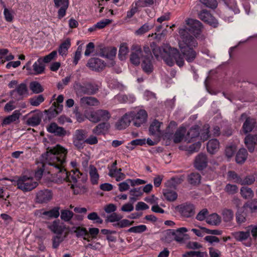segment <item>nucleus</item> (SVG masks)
<instances>
[{
  "label": "nucleus",
  "mask_w": 257,
  "mask_h": 257,
  "mask_svg": "<svg viewBox=\"0 0 257 257\" xmlns=\"http://www.w3.org/2000/svg\"><path fill=\"white\" fill-rule=\"evenodd\" d=\"M180 40L178 46L180 50L171 47L169 44L159 46L155 42L151 43L153 55L158 60H163L168 66H172L175 61L180 67L185 64L184 59L188 63L193 62L197 56L195 50L198 43L194 36H190L185 29H179Z\"/></svg>",
  "instance_id": "f257e3e1"
},
{
  "label": "nucleus",
  "mask_w": 257,
  "mask_h": 257,
  "mask_svg": "<svg viewBox=\"0 0 257 257\" xmlns=\"http://www.w3.org/2000/svg\"><path fill=\"white\" fill-rule=\"evenodd\" d=\"M67 153V150L64 147L56 145L55 147L48 148L46 154L43 156L44 167L56 174L54 181L57 183L64 181L73 183L77 182L74 170L68 173L64 168Z\"/></svg>",
  "instance_id": "f03ea898"
},
{
  "label": "nucleus",
  "mask_w": 257,
  "mask_h": 257,
  "mask_svg": "<svg viewBox=\"0 0 257 257\" xmlns=\"http://www.w3.org/2000/svg\"><path fill=\"white\" fill-rule=\"evenodd\" d=\"M225 8L222 17L225 21L232 22L233 16L240 12L237 2L235 0H224Z\"/></svg>",
  "instance_id": "7ed1b4c3"
},
{
  "label": "nucleus",
  "mask_w": 257,
  "mask_h": 257,
  "mask_svg": "<svg viewBox=\"0 0 257 257\" xmlns=\"http://www.w3.org/2000/svg\"><path fill=\"white\" fill-rule=\"evenodd\" d=\"M17 188L23 192H28L37 187L38 183L33 177L26 175L21 176L17 180Z\"/></svg>",
  "instance_id": "20e7f679"
},
{
  "label": "nucleus",
  "mask_w": 257,
  "mask_h": 257,
  "mask_svg": "<svg viewBox=\"0 0 257 257\" xmlns=\"http://www.w3.org/2000/svg\"><path fill=\"white\" fill-rule=\"evenodd\" d=\"M73 87L77 94L93 95L95 94L98 90V87L90 82L84 83L83 84L80 82H75Z\"/></svg>",
  "instance_id": "39448f33"
},
{
  "label": "nucleus",
  "mask_w": 257,
  "mask_h": 257,
  "mask_svg": "<svg viewBox=\"0 0 257 257\" xmlns=\"http://www.w3.org/2000/svg\"><path fill=\"white\" fill-rule=\"evenodd\" d=\"M144 52L145 53V56L142 62L141 66L143 71L147 73H151L154 69L153 65L152 62V59L153 58L152 53L153 51L150 46V47L145 45L144 46Z\"/></svg>",
  "instance_id": "423d86ee"
},
{
  "label": "nucleus",
  "mask_w": 257,
  "mask_h": 257,
  "mask_svg": "<svg viewBox=\"0 0 257 257\" xmlns=\"http://www.w3.org/2000/svg\"><path fill=\"white\" fill-rule=\"evenodd\" d=\"M131 53L130 57V60L132 64L135 66H139L141 61H143L145 56L144 52V48H142L141 45L133 44L131 48Z\"/></svg>",
  "instance_id": "0eeeda50"
},
{
  "label": "nucleus",
  "mask_w": 257,
  "mask_h": 257,
  "mask_svg": "<svg viewBox=\"0 0 257 257\" xmlns=\"http://www.w3.org/2000/svg\"><path fill=\"white\" fill-rule=\"evenodd\" d=\"M186 24L187 27L184 26L183 27L180 28L179 29H185L190 36H193L192 35H193L196 37L200 33L202 26L199 21L189 19L186 20Z\"/></svg>",
  "instance_id": "6e6552de"
},
{
  "label": "nucleus",
  "mask_w": 257,
  "mask_h": 257,
  "mask_svg": "<svg viewBox=\"0 0 257 257\" xmlns=\"http://www.w3.org/2000/svg\"><path fill=\"white\" fill-rule=\"evenodd\" d=\"M31 61H28L24 66L23 69H26L28 73L30 75H37L43 73L45 69V65L43 63L42 58H39L31 67Z\"/></svg>",
  "instance_id": "1a4fd4ad"
},
{
  "label": "nucleus",
  "mask_w": 257,
  "mask_h": 257,
  "mask_svg": "<svg viewBox=\"0 0 257 257\" xmlns=\"http://www.w3.org/2000/svg\"><path fill=\"white\" fill-rule=\"evenodd\" d=\"M111 115L107 110L98 109L96 111H92L86 115L87 118L93 122H97L100 121H107Z\"/></svg>",
  "instance_id": "9d476101"
},
{
  "label": "nucleus",
  "mask_w": 257,
  "mask_h": 257,
  "mask_svg": "<svg viewBox=\"0 0 257 257\" xmlns=\"http://www.w3.org/2000/svg\"><path fill=\"white\" fill-rule=\"evenodd\" d=\"M130 114L134 125L136 126L140 127L147 121L148 114L145 110L140 109L137 112L132 111Z\"/></svg>",
  "instance_id": "9b49d317"
},
{
  "label": "nucleus",
  "mask_w": 257,
  "mask_h": 257,
  "mask_svg": "<svg viewBox=\"0 0 257 257\" xmlns=\"http://www.w3.org/2000/svg\"><path fill=\"white\" fill-rule=\"evenodd\" d=\"M175 210L184 217H190L195 213V207L191 203H185L177 206Z\"/></svg>",
  "instance_id": "f8f14e48"
},
{
  "label": "nucleus",
  "mask_w": 257,
  "mask_h": 257,
  "mask_svg": "<svg viewBox=\"0 0 257 257\" xmlns=\"http://www.w3.org/2000/svg\"><path fill=\"white\" fill-rule=\"evenodd\" d=\"M48 228L56 235H64V233L69 232V228L63 222L58 220L53 221L48 226Z\"/></svg>",
  "instance_id": "ddd939ff"
},
{
  "label": "nucleus",
  "mask_w": 257,
  "mask_h": 257,
  "mask_svg": "<svg viewBox=\"0 0 257 257\" xmlns=\"http://www.w3.org/2000/svg\"><path fill=\"white\" fill-rule=\"evenodd\" d=\"M245 119L242 125V130L244 134L251 132L254 127L255 120L254 118L247 117L245 113H242L240 116V119Z\"/></svg>",
  "instance_id": "4468645a"
},
{
  "label": "nucleus",
  "mask_w": 257,
  "mask_h": 257,
  "mask_svg": "<svg viewBox=\"0 0 257 257\" xmlns=\"http://www.w3.org/2000/svg\"><path fill=\"white\" fill-rule=\"evenodd\" d=\"M87 66L92 70L100 71L104 68L105 64L103 61L99 58H92L88 61Z\"/></svg>",
  "instance_id": "2eb2a0df"
},
{
  "label": "nucleus",
  "mask_w": 257,
  "mask_h": 257,
  "mask_svg": "<svg viewBox=\"0 0 257 257\" xmlns=\"http://www.w3.org/2000/svg\"><path fill=\"white\" fill-rule=\"evenodd\" d=\"M54 2L56 8H60L58 11V18L61 19L66 15V10L69 6V1L54 0Z\"/></svg>",
  "instance_id": "dca6fc26"
},
{
  "label": "nucleus",
  "mask_w": 257,
  "mask_h": 257,
  "mask_svg": "<svg viewBox=\"0 0 257 257\" xmlns=\"http://www.w3.org/2000/svg\"><path fill=\"white\" fill-rule=\"evenodd\" d=\"M244 143L250 153H252L257 147V134H248L244 138Z\"/></svg>",
  "instance_id": "f3484780"
},
{
  "label": "nucleus",
  "mask_w": 257,
  "mask_h": 257,
  "mask_svg": "<svg viewBox=\"0 0 257 257\" xmlns=\"http://www.w3.org/2000/svg\"><path fill=\"white\" fill-rule=\"evenodd\" d=\"M52 198V193L49 190H44L39 191L36 194V202L39 203H47Z\"/></svg>",
  "instance_id": "a211bd4d"
},
{
  "label": "nucleus",
  "mask_w": 257,
  "mask_h": 257,
  "mask_svg": "<svg viewBox=\"0 0 257 257\" xmlns=\"http://www.w3.org/2000/svg\"><path fill=\"white\" fill-rule=\"evenodd\" d=\"M47 130L48 132L60 137H63L67 135L66 131L63 127L59 126L55 122L51 123L48 125Z\"/></svg>",
  "instance_id": "6ab92c4d"
},
{
  "label": "nucleus",
  "mask_w": 257,
  "mask_h": 257,
  "mask_svg": "<svg viewBox=\"0 0 257 257\" xmlns=\"http://www.w3.org/2000/svg\"><path fill=\"white\" fill-rule=\"evenodd\" d=\"M208 159L206 154L200 153L195 158L194 166L198 170H202L206 167Z\"/></svg>",
  "instance_id": "aec40b11"
},
{
  "label": "nucleus",
  "mask_w": 257,
  "mask_h": 257,
  "mask_svg": "<svg viewBox=\"0 0 257 257\" xmlns=\"http://www.w3.org/2000/svg\"><path fill=\"white\" fill-rule=\"evenodd\" d=\"M131 121L130 112L126 113L116 122L115 127L119 130L125 129L128 126Z\"/></svg>",
  "instance_id": "412c9836"
},
{
  "label": "nucleus",
  "mask_w": 257,
  "mask_h": 257,
  "mask_svg": "<svg viewBox=\"0 0 257 257\" xmlns=\"http://www.w3.org/2000/svg\"><path fill=\"white\" fill-rule=\"evenodd\" d=\"M199 18L205 22L207 23L213 27H216L218 22L215 20L211 14L206 10L202 11L199 14Z\"/></svg>",
  "instance_id": "4be33fe9"
},
{
  "label": "nucleus",
  "mask_w": 257,
  "mask_h": 257,
  "mask_svg": "<svg viewBox=\"0 0 257 257\" xmlns=\"http://www.w3.org/2000/svg\"><path fill=\"white\" fill-rule=\"evenodd\" d=\"M117 49L114 47H104L100 49L99 56L112 59L116 55Z\"/></svg>",
  "instance_id": "5701e85b"
},
{
  "label": "nucleus",
  "mask_w": 257,
  "mask_h": 257,
  "mask_svg": "<svg viewBox=\"0 0 257 257\" xmlns=\"http://www.w3.org/2000/svg\"><path fill=\"white\" fill-rule=\"evenodd\" d=\"M200 135L199 127L198 126L195 125L192 126L188 131L187 135L185 137V141L190 143L194 141L196 138Z\"/></svg>",
  "instance_id": "b1692460"
},
{
  "label": "nucleus",
  "mask_w": 257,
  "mask_h": 257,
  "mask_svg": "<svg viewBox=\"0 0 257 257\" xmlns=\"http://www.w3.org/2000/svg\"><path fill=\"white\" fill-rule=\"evenodd\" d=\"M233 237L237 241L243 242L247 240L250 237V234L246 229L245 231H238L232 233Z\"/></svg>",
  "instance_id": "393cba45"
},
{
  "label": "nucleus",
  "mask_w": 257,
  "mask_h": 257,
  "mask_svg": "<svg viewBox=\"0 0 257 257\" xmlns=\"http://www.w3.org/2000/svg\"><path fill=\"white\" fill-rule=\"evenodd\" d=\"M80 104L82 106H97L99 104V101L95 97L84 96L80 98Z\"/></svg>",
  "instance_id": "a878e982"
},
{
  "label": "nucleus",
  "mask_w": 257,
  "mask_h": 257,
  "mask_svg": "<svg viewBox=\"0 0 257 257\" xmlns=\"http://www.w3.org/2000/svg\"><path fill=\"white\" fill-rule=\"evenodd\" d=\"M21 115L20 110H15L12 115H9L6 117L3 121L2 125H7L10 124L11 123L16 121L19 120V117Z\"/></svg>",
  "instance_id": "bb28decb"
},
{
  "label": "nucleus",
  "mask_w": 257,
  "mask_h": 257,
  "mask_svg": "<svg viewBox=\"0 0 257 257\" xmlns=\"http://www.w3.org/2000/svg\"><path fill=\"white\" fill-rule=\"evenodd\" d=\"M89 175L90 181L93 185H96L98 183L99 175L96 168L93 165H90L89 167Z\"/></svg>",
  "instance_id": "cd10ccee"
},
{
  "label": "nucleus",
  "mask_w": 257,
  "mask_h": 257,
  "mask_svg": "<svg viewBox=\"0 0 257 257\" xmlns=\"http://www.w3.org/2000/svg\"><path fill=\"white\" fill-rule=\"evenodd\" d=\"M162 123L158 120H154L149 127L150 134L153 136H158L160 134V126Z\"/></svg>",
  "instance_id": "c85d7f7f"
},
{
  "label": "nucleus",
  "mask_w": 257,
  "mask_h": 257,
  "mask_svg": "<svg viewBox=\"0 0 257 257\" xmlns=\"http://www.w3.org/2000/svg\"><path fill=\"white\" fill-rule=\"evenodd\" d=\"M60 207H55L48 211H44L41 213V215L47 217L48 218H57L60 215Z\"/></svg>",
  "instance_id": "c756f323"
},
{
  "label": "nucleus",
  "mask_w": 257,
  "mask_h": 257,
  "mask_svg": "<svg viewBox=\"0 0 257 257\" xmlns=\"http://www.w3.org/2000/svg\"><path fill=\"white\" fill-rule=\"evenodd\" d=\"M248 156V153L245 148H241L237 152L235 160L238 164H242L246 160Z\"/></svg>",
  "instance_id": "7c9ffc66"
},
{
  "label": "nucleus",
  "mask_w": 257,
  "mask_h": 257,
  "mask_svg": "<svg viewBox=\"0 0 257 257\" xmlns=\"http://www.w3.org/2000/svg\"><path fill=\"white\" fill-rule=\"evenodd\" d=\"M219 143L217 140H210L207 143V149L208 152L211 154H214L219 149Z\"/></svg>",
  "instance_id": "2f4dec72"
},
{
  "label": "nucleus",
  "mask_w": 257,
  "mask_h": 257,
  "mask_svg": "<svg viewBox=\"0 0 257 257\" xmlns=\"http://www.w3.org/2000/svg\"><path fill=\"white\" fill-rule=\"evenodd\" d=\"M121 172V169H110L108 175L111 177H115L116 181L118 182L125 178V175Z\"/></svg>",
  "instance_id": "473e14b6"
},
{
  "label": "nucleus",
  "mask_w": 257,
  "mask_h": 257,
  "mask_svg": "<svg viewBox=\"0 0 257 257\" xmlns=\"http://www.w3.org/2000/svg\"><path fill=\"white\" fill-rule=\"evenodd\" d=\"M68 233H65L64 235H56L53 236L52 247L55 249L58 248L60 243H62L67 236Z\"/></svg>",
  "instance_id": "72a5a7b5"
},
{
  "label": "nucleus",
  "mask_w": 257,
  "mask_h": 257,
  "mask_svg": "<svg viewBox=\"0 0 257 257\" xmlns=\"http://www.w3.org/2000/svg\"><path fill=\"white\" fill-rule=\"evenodd\" d=\"M108 124L103 122L98 124L93 130L92 133L96 135L104 134L108 130Z\"/></svg>",
  "instance_id": "f704fd0d"
},
{
  "label": "nucleus",
  "mask_w": 257,
  "mask_h": 257,
  "mask_svg": "<svg viewBox=\"0 0 257 257\" xmlns=\"http://www.w3.org/2000/svg\"><path fill=\"white\" fill-rule=\"evenodd\" d=\"M71 46V42L69 39L65 40L59 46L58 52L62 56L67 54L68 50Z\"/></svg>",
  "instance_id": "c9c22d12"
},
{
  "label": "nucleus",
  "mask_w": 257,
  "mask_h": 257,
  "mask_svg": "<svg viewBox=\"0 0 257 257\" xmlns=\"http://www.w3.org/2000/svg\"><path fill=\"white\" fill-rule=\"evenodd\" d=\"M206 222L210 225H218L221 222V219L217 214L212 213L206 217Z\"/></svg>",
  "instance_id": "e433bc0d"
},
{
  "label": "nucleus",
  "mask_w": 257,
  "mask_h": 257,
  "mask_svg": "<svg viewBox=\"0 0 257 257\" xmlns=\"http://www.w3.org/2000/svg\"><path fill=\"white\" fill-rule=\"evenodd\" d=\"M73 215V212L68 209H64L61 211V219L65 222H70L71 224H73L72 222H70Z\"/></svg>",
  "instance_id": "4c0bfd02"
},
{
  "label": "nucleus",
  "mask_w": 257,
  "mask_h": 257,
  "mask_svg": "<svg viewBox=\"0 0 257 257\" xmlns=\"http://www.w3.org/2000/svg\"><path fill=\"white\" fill-rule=\"evenodd\" d=\"M163 195L166 200L169 201H174L177 198L178 195L177 193L167 188L163 190Z\"/></svg>",
  "instance_id": "58836bf2"
},
{
  "label": "nucleus",
  "mask_w": 257,
  "mask_h": 257,
  "mask_svg": "<svg viewBox=\"0 0 257 257\" xmlns=\"http://www.w3.org/2000/svg\"><path fill=\"white\" fill-rule=\"evenodd\" d=\"M186 129L184 127H179L174 136V142L175 143H179L181 142L184 137Z\"/></svg>",
  "instance_id": "ea45409f"
},
{
  "label": "nucleus",
  "mask_w": 257,
  "mask_h": 257,
  "mask_svg": "<svg viewBox=\"0 0 257 257\" xmlns=\"http://www.w3.org/2000/svg\"><path fill=\"white\" fill-rule=\"evenodd\" d=\"M30 90L35 94H38L44 91V88L41 84L37 81H32L30 83Z\"/></svg>",
  "instance_id": "a19ab883"
},
{
  "label": "nucleus",
  "mask_w": 257,
  "mask_h": 257,
  "mask_svg": "<svg viewBox=\"0 0 257 257\" xmlns=\"http://www.w3.org/2000/svg\"><path fill=\"white\" fill-rule=\"evenodd\" d=\"M240 194L245 199H250L253 197L254 193L251 188L247 187H242L240 189Z\"/></svg>",
  "instance_id": "79ce46f5"
},
{
  "label": "nucleus",
  "mask_w": 257,
  "mask_h": 257,
  "mask_svg": "<svg viewBox=\"0 0 257 257\" xmlns=\"http://www.w3.org/2000/svg\"><path fill=\"white\" fill-rule=\"evenodd\" d=\"M116 97L122 103H133L136 100V98L133 95H119Z\"/></svg>",
  "instance_id": "37998d69"
},
{
  "label": "nucleus",
  "mask_w": 257,
  "mask_h": 257,
  "mask_svg": "<svg viewBox=\"0 0 257 257\" xmlns=\"http://www.w3.org/2000/svg\"><path fill=\"white\" fill-rule=\"evenodd\" d=\"M45 100L43 95L35 96L29 99V102L31 105L34 106H39Z\"/></svg>",
  "instance_id": "c03bdc74"
},
{
  "label": "nucleus",
  "mask_w": 257,
  "mask_h": 257,
  "mask_svg": "<svg viewBox=\"0 0 257 257\" xmlns=\"http://www.w3.org/2000/svg\"><path fill=\"white\" fill-rule=\"evenodd\" d=\"M246 214L242 209H238L236 213V220L238 224H241L245 222Z\"/></svg>",
  "instance_id": "a18cd8bd"
},
{
  "label": "nucleus",
  "mask_w": 257,
  "mask_h": 257,
  "mask_svg": "<svg viewBox=\"0 0 257 257\" xmlns=\"http://www.w3.org/2000/svg\"><path fill=\"white\" fill-rule=\"evenodd\" d=\"M154 25H150L148 23H146L144 24L142 27H141L139 29L136 31L135 34L136 35L141 36L145 33L148 32L150 29L153 28Z\"/></svg>",
  "instance_id": "49530a36"
},
{
  "label": "nucleus",
  "mask_w": 257,
  "mask_h": 257,
  "mask_svg": "<svg viewBox=\"0 0 257 257\" xmlns=\"http://www.w3.org/2000/svg\"><path fill=\"white\" fill-rule=\"evenodd\" d=\"M41 121V117L38 114H35L28 119V123L32 126H35L40 124Z\"/></svg>",
  "instance_id": "de8ad7c7"
},
{
  "label": "nucleus",
  "mask_w": 257,
  "mask_h": 257,
  "mask_svg": "<svg viewBox=\"0 0 257 257\" xmlns=\"http://www.w3.org/2000/svg\"><path fill=\"white\" fill-rule=\"evenodd\" d=\"M201 176L199 173H193L188 176V181L191 184H197L200 182Z\"/></svg>",
  "instance_id": "09e8293b"
},
{
  "label": "nucleus",
  "mask_w": 257,
  "mask_h": 257,
  "mask_svg": "<svg viewBox=\"0 0 257 257\" xmlns=\"http://www.w3.org/2000/svg\"><path fill=\"white\" fill-rule=\"evenodd\" d=\"M87 132L84 130H77L75 131L73 138L76 139L80 141H84L86 137Z\"/></svg>",
  "instance_id": "8fccbe9b"
},
{
  "label": "nucleus",
  "mask_w": 257,
  "mask_h": 257,
  "mask_svg": "<svg viewBox=\"0 0 257 257\" xmlns=\"http://www.w3.org/2000/svg\"><path fill=\"white\" fill-rule=\"evenodd\" d=\"M255 181V178L253 176H247L244 178H241L238 181V183L243 185H251Z\"/></svg>",
  "instance_id": "3c124183"
},
{
  "label": "nucleus",
  "mask_w": 257,
  "mask_h": 257,
  "mask_svg": "<svg viewBox=\"0 0 257 257\" xmlns=\"http://www.w3.org/2000/svg\"><path fill=\"white\" fill-rule=\"evenodd\" d=\"M147 228L145 225H139L131 227L127 230L129 232L141 233L147 230Z\"/></svg>",
  "instance_id": "603ef678"
},
{
  "label": "nucleus",
  "mask_w": 257,
  "mask_h": 257,
  "mask_svg": "<svg viewBox=\"0 0 257 257\" xmlns=\"http://www.w3.org/2000/svg\"><path fill=\"white\" fill-rule=\"evenodd\" d=\"M88 219L92 220L94 223L101 224L103 222V220L98 216L96 212H91L87 215Z\"/></svg>",
  "instance_id": "864d4df0"
},
{
  "label": "nucleus",
  "mask_w": 257,
  "mask_h": 257,
  "mask_svg": "<svg viewBox=\"0 0 257 257\" xmlns=\"http://www.w3.org/2000/svg\"><path fill=\"white\" fill-rule=\"evenodd\" d=\"M128 52V49L126 44H122L120 45L119 49L118 56L121 60L125 58V55Z\"/></svg>",
  "instance_id": "5fc2aeb1"
},
{
  "label": "nucleus",
  "mask_w": 257,
  "mask_h": 257,
  "mask_svg": "<svg viewBox=\"0 0 257 257\" xmlns=\"http://www.w3.org/2000/svg\"><path fill=\"white\" fill-rule=\"evenodd\" d=\"M45 112L47 114L49 119L55 117L58 114L56 110V106H53V104L48 110H45Z\"/></svg>",
  "instance_id": "6e6d98bb"
},
{
  "label": "nucleus",
  "mask_w": 257,
  "mask_h": 257,
  "mask_svg": "<svg viewBox=\"0 0 257 257\" xmlns=\"http://www.w3.org/2000/svg\"><path fill=\"white\" fill-rule=\"evenodd\" d=\"M224 191L229 194H234L238 191V187L236 185L227 184L225 188Z\"/></svg>",
  "instance_id": "4d7b16f0"
},
{
  "label": "nucleus",
  "mask_w": 257,
  "mask_h": 257,
  "mask_svg": "<svg viewBox=\"0 0 257 257\" xmlns=\"http://www.w3.org/2000/svg\"><path fill=\"white\" fill-rule=\"evenodd\" d=\"M13 91L17 92L20 95H24L27 93L28 89L25 84L21 83Z\"/></svg>",
  "instance_id": "13d9d810"
},
{
  "label": "nucleus",
  "mask_w": 257,
  "mask_h": 257,
  "mask_svg": "<svg viewBox=\"0 0 257 257\" xmlns=\"http://www.w3.org/2000/svg\"><path fill=\"white\" fill-rule=\"evenodd\" d=\"M157 0H138L135 2L136 5H140V7H146L152 5Z\"/></svg>",
  "instance_id": "bf43d9fd"
},
{
  "label": "nucleus",
  "mask_w": 257,
  "mask_h": 257,
  "mask_svg": "<svg viewBox=\"0 0 257 257\" xmlns=\"http://www.w3.org/2000/svg\"><path fill=\"white\" fill-rule=\"evenodd\" d=\"M254 240L257 239V225H250L246 227Z\"/></svg>",
  "instance_id": "052dcab7"
},
{
  "label": "nucleus",
  "mask_w": 257,
  "mask_h": 257,
  "mask_svg": "<svg viewBox=\"0 0 257 257\" xmlns=\"http://www.w3.org/2000/svg\"><path fill=\"white\" fill-rule=\"evenodd\" d=\"M209 126L208 125H205L204 126V129L200 132V136L201 140L203 141H205L207 140L209 137Z\"/></svg>",
  "instance_id": "680f3d73"
},
{
  "label": "nucleus",
  "mask_w": 257,
  "mask_h": 257,
  "mask_svg": "<svg viewBox=\"0 0 257 257\" xmlns=\"http://www.w3.org/2000/svg\"><path fill=\"white\" fill-rule=\"evenodd\" d=\"M202 3L206 7L214 9L217 6V2L216 0H200Z\"/></svg>",
  "instance_id": "e2e57ef3"
},
{
  "label": "nucleus",
  "mask_w": 257,
  "mask_h": 257,
  "mask_svg": "<svg viewBox=\"0 0 257 257\" xmlns=\"http://www.w3.org/2000/svg\"><path fill=\"white\" fill-rule=\"evenodd\" d=\"M74 170V174L75 176V178L80 179L82 182H85L87 179V175L86 174H83L80 172L79 170L75 169Z\"/></svg>",
  "instance_id": "0e129e2a"
},
{
  "label": "nucleus",
  "mask_w": 257,
  "mask_h": 257,
  "mask_svg": "<svg viewBox=\"0 0 257 257\" xmlns=\"http://www.w3.org/2000/svg\"><path fill=\"white\" fill-rule=\"evenodd\" d=\"M122 218V216L116 213H112L107 216L106 221L110 222H115L119 221Z\"/></svg>",
  "instance_id": "69168bd1"
},
{
  "label": "nucleus",
  "mask_w": 257,
  "mask_h": 257,
  "mask_svg": "<svg viewBox=\"0 0 257 257\" xmlns=\"http://www.w3.org/2000/svg\"><path fill=\"white\" fill-rule=\"evenodd\" d=\"M223 219L226 221H230L233 217V212L230 209H224L222 211Z\"/></svg>",
  "instance_id": "338daca9"
},
{
  "label": "nucleus",
  "mask_w": 257,
  "mask_h": 257,
  "mask_svg": "<svg viewBox=\"0 0 257 257\" xmlns=\"http://www.w3.org/2000/svg\"><path fill=\"white\" fill-rule=\"evenodd\" d=\"M251 212H257V199L251 200L247 205Z\"/></svg>",
  "instance_id": "774afa93"
}]
</instances>
